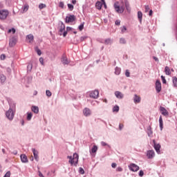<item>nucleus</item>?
Returning <instances> with one entry per match:
<instances>
[{"label":"nucleus","instance_id":"nucleus-26","mask_svg":"<svg viewBox=\"0 0 177 177\" xmlns=\"http://www.w3.org/2000/svg\"><path fill=\"white\" fill-rule=\"evenodd\" d=\"M147 133L148 136H152L153 135V130L151 129V126H149L147 128Z\"/></svg>","mask_w":177,"mask_h":177},{"label":"nucleus","instance_id":"nucleus-2","mask_svg":"<svg viewBox=\"0 0 177 177\" xmlns=\"http://www.w3.org/2000/svg\"><path fill=\"white\" fill-rule=\"evenodd\" d=\"M114 8L117 13H124V10H125L124 5L120 6V4H118V2L115 3Z\"/></svg>","mask_w":177,"mask_h":177},{"label":"nucleus","instance_id":"nucleus-23","mask_svg":"<svg viewBox=\"0 0 177 177\" xmlns=\"http://www.w3.org/2000/svg\"><path fill=\"white\" fill-rule=\"evenodd\" d=\"M32 151L33 153L35 160H36V161H38V151H37L35 149H32Z\"/></svg>","mask_w":177,"mask_h":177},{"label":"nucleus","instance_id":"nucleus-7","mask_svg":"<svg viewBox=\"0 0 177 177\" xmlns=\"http://www.w3.org/2000/svg\"><path fill=\"white\" fill-rule=\"evenodd\" d=\"M129 168L130 171H132L133 172H137V171H139V166L136 165V164L131 163Z\"/></svg>","mask_w":177,"mask_h":177},{"label":"nucleus","instance_id":"nucleus-14","mask_svg":"<svg viewBox=\"0 0 177 177\" xmlns=\"http://www.w3.org/2000/svg\"><path fill=\"white\" fill-rule=\"evenodd\" d=\"M62 63H63L64 64H70V61L68 60V59L67 58V57L66 55H63L62 57Z\"/></svg>","mask_w":177,"mask_h":177},{"label":"nucleus","instance_id":"nucleus-40","mask_svg":"<svg viewBox=\"0 0 177 177\" xmlns=\"http://www.w3.org/2000/svg\"><path fill=\"white\" fill-rule=\"evenodd\" d=\"M35 50L39 56H41L42 55V53L41 52V50H39L38 48H35Z\"/></svg>","mask_w":177,"mask_h":177},{"label":"nucleus","instance_id":"nucleus-27","mask_svg":"<svg viewBox=\"0 0 177 177\" xmlns=\"http://www.w3.org/2000/svg\"><path fill=\"white\" fill-rule=\"evenodd\" d=\"M0 81L1 84H3V82L6 81V76H5L3 74H0Z\"/></svg>","mask_w":177,"mask_h":177},{"label":"nucleus","instance_id":"nucleus-52","mask_svg":"<svg viewBox=\"0 0 177 177\" xmlns=\"http://www.w3.org/2000/svg\"><path fill=\"white\" fill-rule=\"evenodd\" d=\"M39 62H40V63H41V64L42 66L44 65V59H43L42 57H40V58H39Z\"/></svg>","mask_w":177,"mask_h":177},{"label":"nucleus","instance_id":"nucleus-36","mask_svg":"<svg viewBox=\"0 0 177 177\" xmlns=\"http://www.w3.org/2000/svg\"><path fill=\"white\" fill-rule=\"evenodd\" d=\"M31 118H32V113H28V116H27L28 121H30V120H31Z\"/></svg>","mask_w":177,"mask_h":177},{"label":"nucleus","instance_id":"nucleus-55","mask_svg":"<svg viewBox=\"0 0 177 177\" xmlns=\"http://www.w3.org/2000/svg\"><path fill=\"white\" fill-rule=\"evenodd\" d=\"M101 145L102 146H109V145H107V143L104 142V141L101 142Z\"/></svg>","mask_w":177,"mask_h":177},{"label":"nucleus","instance_id":"nucleus-46","mask_svg":"<svg viewBox=\"0 0 177 177\" xmlns=\"http://www.w3.org/2000/svg\"><path fill=\"white\" fill-rule=\"evenodd\" d=\"M80 173L82 174V175H84L85 174V171L82 168H80Z\"/></svg>","mask_w":177,"mask_h":177},{"label":"nucleus","instance_id":"nucleus-5","mask_svg":"<svg viewBox=\"0 0 177 177\" xmlns=\"http://www.w3.org/2000/svg\"><path fill=\"white\" fill-rule=\"evenodd\" d=\"M66 30V26L64 25V24H62L59 28V35H63V37H66L67 35V31H64Z\"/></svg>","mask_w":177,"mask_h":177},{"label":"nucleus","instance_id":"nucleus-45","mask_svg":"<svg viewBox=\"0 0 177 177\" xmlns=\"http://www.w3.org/2000/svg\"><path fill=\"white\" fill-rule=\"evenodd\" d=\"M130 73H129V70H127L126 72H125V75L126 77H130Z\"/></svg>","mask_w":177,"mask_h":177},{"label":"nucleus","instance_id":"nucleus-59","mask_svg":"<svg viewBox=\"0 0 177 177\" xmlns=\"http://www.w3.org/2000/svg\"><path fill=\"white\" fill-rule=\"evenodd\" d=\"M139 175H140V176H143V175H144L143 171H142V170L140 171Z\"/></svg>","mask_w":177,"mask_h":177},{"label":"nucleus","instance_id":"nucleus-22","mask_svg":"<svg viewBox=\"0 0 177 177\" xmlns=\"http://www.w3.org/2000/svg\"><path fill=\"white\" fill-rule=\"evenodd\" d=\"M102 6H103V3H102L100 1H97L95 3V7L97 9H98V10H100V9H102Z\"/></svg>","mask_w":177,"mask_h":177},{"label":"nucleus","instance_id":"nucleus-51","mask_svg":"<svg viewBox=\"0 0 177 177\" xmlns=\"http://www.w3.org/2000/svg\"><path fill=\"white\" fill-rule=\"evenodd\" d=\"M4 177H10V171H7Z\"/></svg>","mask_w":177,"mask_h":177},{"label":"nucleus","instance_id":"nucleus-50","mask_svg":"<svg viewBox=\"0 0 177 177\" xmlns=\"http://www.w3.org/2000/svg\"><path fill=\"white\" fill-rule=\"evenodd\" d=\"M116 26H120L121 24V21L120 20H116L115 22Z\"/></svg>","mask_w":177,"mask_h":177},{"label":"nucleus","instance_id":"nucleus-48","mask_svg":"<svg viewBox=\"0 0 177 177\" xmlns=\"http://www.w3.org/2000/svg\"><path fill=\"white\" fill-rule=\"evenodd\" d=\"M149 10H150V8L149 7V6H145V13H147Z\"/></svg>","mask_w":177,"mask_h":177},{"label":"nucleus","instance_id":"nucleus-30","mask_svg":"<svg viewBox=\"0 0 177 177\" xmlns=\"http://www.w3.org/2000/svg\"><path fill=\"white\" fill-rule=\"evenodd\" d=\"M96 151H97V146L94 145V146H93V147L91 150V153H96Z\"/></svg>","mask_w":177,"mask_h":177},{"label":"nucleus","instance_id":"nucleus-19","mask_svg":"<svg viewBox=\"0 0 177 177\" xmlns=\"http://www.w3.org/2000/svg\"><path fill=\"white\" fill-rule=\"evenodd\" d=\"M21 9L22 13H26V12H27L28 9H30V6H28V4H25Z\"/></svg>","mask_w":177,"mask_h":177},{"label":"nucleus","instance_id":"nucleus-3","mask_svg":"<svg viewBox=\"0 0 177 177\" xmlns=\"http://www.w3.org/2000/svg\"><path fill=\"white\" fill-rule=\"evenodd\" d=\"M8 16H9V11L8 10H0V20H6Z\"/></svg>","mask_w":177,"mask_h":177},{"label":"nucleus","instance_id":"nucleus-44","mask_svg":"<svg viewBox=\"0 0 177 177\" xmlns=\"http://www.w3.org/2000/svg\"><path fill=\"white\" fill-rule=\"evenodd\" d=\"M59 6L63 9L64 8V3L63 1L59 2Z\"/></svg>","mask_w":177,"mask_h":177},{"label":"nucleus","instance_id":"nucleus-4","mask_svg":"<svg viewBox=\"0 0 177 177\" xmlns=\"http://www.w3.org/2000/svg\"><path fill=\"white\" fill-rule=\"evenodd\" d=\"M6 115L8 120H12L15 117V112L10 108V109L6 113Z\"/></svg>","mask_w":177,"mask_h":177},{"label":"nucleus","instance_id":"nucleus-39","mask_svg":"<svg viewBox=\"0 0 177 177\" xmlns=\"http://www.w3.org/2000/svg\"><path fill=\"white\" fill-rule=\"evenodd\" d=\"M104 44H106V45H109V44H111V39H105Z\"/></svg>","mask_w":177,"mask_h":177},{"label":"nucleus","instance_id":"nucleus-63","mask_svg":"<svg viewBox=\"0 0 177 177\" xmlns=\"http://www.w3.org/2000/svg\"><path fill=\"white\" fill-rule=\"evenodd\" d=\"M73 5H75L77 3V0H72Z\"/></svg>","mask_w":177,"mask_h":177},{"label":"nucleus","instance_id":"nucleus-15","mask_svg":"<svg viewBox=\"0 0 177 177\" xmlns=\"http://www.w3.org/2000/svg\"><path fill=\"white\" fill-rule=\"evenodd\" d=\"M91 109H89L88 108H85L83 110V114L84 115H85V117H88V115H91Z\"/></svg>","mask_w":177,"mask_h":177},{"label":"nucleus","instance_id":"nucleus-62","mask_svg":"<svg viewBox=\"0 0 177 177\" xmlns=\"http://www.w3.org/2000/svg\"><path fill=\"white\" fill-rule=\"evenodd\" d=\"M149 16H153V10H149Z\"/></svg>","mask_w":177,"mask_h":177},{"label":"nucleus","instance_id":"nucleus-11","mask_svg":"<svg viewBox=\"0 0 177 177\" xmlns=\"http://www.w3.org/2000/svg\"><path fill=\"white\" fill-rule=\"evenodd\" d=\"M153 144H154V149L156 151V153H158V154H160V149H161V145L160 144H156V140H153Z\"/></svg>","mask_w":177,"mask_h":177},{"label":"nucleus","instance_id":"nucleus-25","mask_svg":"<svg viewBox=\"0 0 177 177\" xmlns=\"http://www.w3.org/2000/svg\"><path fill=\"white\" fill-rule=\"evenodd\" d=\"M172 83H173V86H174V88H177V77H172Z\"/></svg>","mask_w":177,"mask_h":177},{"label":"nucleus","instance_id":"nucleus-61","mask_svg":"<svg viewBox=\"0 0 177 177\" xmlns=\"http://www.w3.org/2000/svg\"><path fill=\"white\" fill-rule=\"evenodd\" d=\"M155 62H158V58L157 57H153Z\"/></svg>","mask_w":177,"mask_h":177},{"label":"nucleus","instance_id":"nucleus-54","mask_svg":"<svg viewBox=\"0 0 177 177\" xmlns=\"http://www.w3.org/2000/svg\"><path fill=\"white\" fill-rule=\"evenodd\" d=\"M126 30H127V27L122 26L121 31H122V32L124 33V32H125Z\"/></svg>","mask_w":177,"mask_h":177},{"label":"nucleus","instance_id":"nucleus-43","mask_svg":"<svg viewBox=\"0 0 177 177\" xmlns=\"http://www.w3.org/2000/svg\"><path fill=\"white\" fill-rule=\"evenodd\" d=\"M80 31H82L84 30V24H82L79 26Z\"/></svg>","mask_w":177,"mask_h":177},{"label":"nucleus","instance_id":"nucleus-47","mask_svg":"<svg viewBox=\"0 0 177 177\" xmlns=\"http://www.w3.org/2000/svg\"><path fill=\"white\" fill-rule=\"evenodd\" d=\"M116 171H117L118 172H122V167H118L116 169Z\"/></svg>","mask_w":177,"mask_h":177},{"label":"nucleus","instance_id":"nucleus-12","mask_svg":"<svg viewBox=\"0 0 177 177\" xmlns=\"http://www.w3.org/2000/svg\"><path fill=\"white\" fill-rule=\"evenodd\" d=\"M156 89L158 93L161 92V82H160V80H157L156 82Z\"/></svg>","mask_w":177,"mask_h":177},{"label":"nucleus","instance_id":"nucleus-24","mask_svg":"<svg viewBox=\"0 0 177 177\" xmlns=\"http://www.w3.org/2000/svg\"><path fill=\"white\" fill-rule=\"evenodd\" d=\"M165 73L166 75H171V69L169 68V66H166L165 68Z\"/></svg>","mask_w":177,"mask_h":177},{"label":"nucleus","instance_id":"nucleus-16","mask_svg":"<svg viewBox=\"0 0 177 177\" xmlns=\"http://www.w3.org/2000/svg\"><path fill=\"white\" fill-rule=\"evenodd\" d=\"M140 100H142V99L140 98V96L138 95H134V97H133V102L134 103L138 104L140 102Z\"/></svg>","mask_w":177,"mask_h":177},{"label":"nucleus","instance_id":"nucleus-20","mask_svg":"<svg viewBox=\"0 0 177 177\" xmlns=\"http://www.w3.org/2000/svg\"><path fill=\"white\" fill-rule=\"evenodd\" d=\"M32 111H33L35 114H38V113H39V108H38V106H32Z\"/></svg>","mask_w":177,"mask_h":177},{"label":"nucleus","instance_id":"nucleus-1","mask_svg":"<svg viewBox=\"0 0 177 177\" xmlns=\"http://www.w3.org/2000/svg\"><path fill=\"white\" fill-rule=\"evenodd\" d=\"M68 158H69V162L71 164V165H75L76 164H78V153H74L73 157L68 156Z\"/></svg>","mask_w":177,"mask_h":177},{"label":"nucleus","instance_id":"nucleus-60","mask_svg":"<svg viewBox=\"0 0 177 177\" xmlns=\"http://www.w3.org/2000/svg\"><path fill=\"white\" fill-rule=\"evenodd\" d=\"M71 30H73V28H71V27L66 28V31H71Z\"/></svg>","mask_w":177,"mask_h":177},{"label":"nucleus","instance_id":"nucleus-42","mask_svg":"<svg viewBox=\"0 0 177 177\" xmlns=\"http://www.w3.org/2000/svg\"><path fill=\"white\" fill-rule=\"evenodd\" d=\"M161 78H162V84H167V80H165V77L163 75L161 76Z\"/></svg>","mask_w":177,"mask_h":177},{"label":"nucleus","instance_id":"nucleus-6","mask_svg":"<svg viewBox=\"0 0 177 177\" xmlns=\"http://www.w3.org/2000/svg\"><path fill=\"white\" fill-rule=\"evenodd\" d=\"M89 96L93 99H97L99 97V91L95 90L93 91L90 92Z\"/></svg>","mask_w":177,"mask_h":177},{"label":"nucleus","instance_id":"nucleus-41","mask_svg":"<svg viewBox=\"0 0 177 177\" xmlns=\"http://www.w3.org/2000/svg\"><path fill=\"white\" fill-rule=\"evenodd\" d=\"M10 32H12V34H15V32H16V29L12 28V29L8 30V34H10Z\"/></svg>","mask_w":177,"mask_h":177},{"label":"nucleus","instance_id":"nucleus-29","mask_svg":"<svg viewBox=\"0 0 177 177\" xmlns=\"http://www.w3.org/2000/svg\"><path fill=\"white\" fill-rule=\"evenodd\" d=\"M115 74L116 75H120V74H121V68H118V67H116L115 69Z\"/></svg>","mask_w":177,"mask_h":177},{"label":"nucleus","instance_id":"nucleus-33","mask_svg":"<svg viewBox=\"0 0 177 177\" xmlns=\"http://www.w3.org/2000/svg\"><path fill=\"white\" fill-rule=\"evenodd\" d=\"M159 124H160V129L162 130L163 122H162V116H160L159 118Z\"/></svg>","mask_w":177,"mask_h":177},{"label":"nucleus","instance_id":"nucleus-37","mask_svg":"<svg viewBox=\"0 0 177 177\" xmlns=\"http://www.w3.org/2000/svg\"><path fill=\"white\" fill-rule=\"evenodd\" d=\"M120 44H127V40H125L124 38H120Z\"/></svg>","mask_w":177,"mask_h":177},{"label":"nucleus","instance_id":"nucleus-21","mask_svg":"<svg viewBox=\"0 0 177 177\" xmlns=\"http://www.w3.org/2000/svg\"><path fill=\"white\" fill-rule=\"evenodd\" d=\"M124 5L127 10H128V12H131V6H129V1L126 0L124 1Z\"/></svg>","mask_w":177,"mask_h":177},{"label":"nucleus","instance_id":"nucleus-18","mask_svg":"<svg viewBox=\"0 0 177 177\" xmlns=\"http://www.w3.org/2000/svg\"><path fill=\"white\" fill-rule=\"evenodd\" d=\"M115 95L116 96V97H118V99H122V97H124V94H122V93L120 91H116L115 93Z\"/></svg>","mask_w":177,"mask_h":177},{"label":"nucleus","instance_id":"nucleus-9","mask_svg":"<svg viewBox=\"0 0 177 177\" xmlns=\"http://www.w3.org/2000/svg\"><path fill=\"white\" fill-rule=\"evenodd\" d=\"M156 156V153H154V151L149 150L147 152V158L151 159Z\"/></svg>","mask_w":177,"mask_h":177},{"label":"nucleus","instance_id":"nucleus-49","mask_svg":"<svg viewBox=\"0 0 177 177\" xmlns=\"http://www.w3.org/2000/svg\"><path fill=\"white\" fill-rule=\"evenodd\" d=\"M6 56L3 54H2L1 56H0V59L1 60H5Z\"/></svg>","mask_w":177,"mask_h":177},{"label":"nucleus","instance_id":"nucleus-32","mask_svg":"<svg viewBox=\"0 0 177 177\" xmlns=\"http://www.w3.org/2000/svg\"><path fill=\"white\" fill-rule=\"evenodd\" d=\"M27 38L30 40L29 42H32V41H34V35H27Z\"/></svg>","mask_w":177,"mask_h":177},{"label":"nucleus","instance_id":"nucleus-13","mask_svg":"<svg viewBox=\"0 0 177 177\" xmlns=\"http://www.w3.org/2000/svg\"><path fill=\"white\" fill-rule=\"evenodd\" d=\"M17 43V39L15 37H12L10 39L9 45L12 48L15 46V45H16Z\"/></svg>","mask_w":177,"mask_h":177},{"label":"nucleus","instance_id":"nucleus-28","mask_svg":"<svg viewBox=\"0 0 177 177\" xmlns=\"http://www.w3.org/2000/svg\"><path fill=\"white\" fill-rule=\"evenodd\" d=\"M143 17V14L141 11L138 12V18L139 19L140 23H142V19Z\"/></svg>","mask_w":177,"mask_h":177},{"label":"nucleus","instance_id":"nucleus-38","mask_svg":"<svg viewBox=\"0 0 177 177\" xmlns=\"http://www.w3.org/2000/svg\"><path fill=\"white\" fill-rule=\"evenodd\" d=\"M44 8H46V4H44V3H40L39 5V9H44Z\"/></svg>","mask_w":177,"mask_h":177},{"label":"nucleus","instance_id":"nucleus-17","mask_svg":"<svg viewBox=\"0 0 177 177\" xmlns=\"http://www.w3.org/2000/svg\"><path fill=\"white\" fill-rule=\"evenodd\" d=\"M21 160L22 162H28V158H27V156H26V154L21 155Z\"/></svg>","mask_w":177,"mask_h":177},{"label":"nucleus","instance_id":"nucleus-53","mask_svg":"<svg viewBox=\"0 0 177 177\" xmlns=\"http://www.w3.org/2000/svg\"><path fill=\"white\" fill-rule=\"evenodd\" d=\"M122 128H124V124H119V129H120V131H122Z\"/></svg>","mask_w":177,"mask_h":177},{"label":"nucleus","instance_id":"nucleus-64","mask_svg":"<svg viewBox=\"0 0 177 177\" xmlns=\"http://www.w3.org/2000/svg\"><path fill=\"white\" fill-rule=\"evenodd\" d=\"M101 1H102V2L103 5H105L106 1H104V0H101Z\"/></svg>","mask_w":177,"mask_h":177},{"label":"nucleus","instance_id":"nucleus-34","mask_svg":"<svg viewBox=\"0 0 177 177\" xmlns=\"http://www.w3.org/2000/svg\"><path fill=\"white\" fill-rule=\"evenodd\" d=\"M68 8L71 12H73V10H74V6H73V4L68 3Z\"/></svg>","mask_w":177,"mask_h":177},{"label":"nucleus","instance_id":"nucleus-56","mask_svg":"<svg viewBox=\"0 0 177 177\" xmlns=\"http://www.w3.org/2000/svg\"><path fill=\"white\" fill-rule=\"evenodd\" d=\"M85 39H86V37H80L81 42H82V41H85Z\"/></svg>","mask_w":177,"mask_h":177},{"label":"nucleus","instance_id":"nucleus-8","mask_svg":"<svg viewBox=\"0 0 177 177\" xmlns=\"http://www.w3.org/2000/svg\"><path fill=\"white\" fill-rule=\"evenodd\" d=\"M75 20V16L70 15L66 17V23H73Z\"/></svg>","mask_w":177,"mask_h":177},{"label":"nucleus","instance_id":"nucleus-31","mask_svg":"<svg viewBox=\"0 0 177 177\" xmlns=\"http://www.w3.org/2000/svg\"><path fill=\"white\" fill-rule=\"evenodd\" d=\"M113 113H118V111H120V106H118L117 105L113 106Z\"/></svg>","mask_w":177,"mask_h":177},{"label":"nucleus","instance_id":"nucleus-35","mask_svg":"<svg viewBox=\"0 0 177 177\" xmlns=\"http://www.w3.org/2000/svg\"><path fill=\"white\" fill-rule=\"evenodd\" d=\"M46 96H48V97H50V96H52V92H50V91H49V90H46Z\"/></svg>","mask_w":177,"mask_h":177},{"label":"nucleus","instance_id":"nucleus-10","mask_svg":"<svg viewBox=\"0 0 177 177\" xmlns=\"http://www.w3.org/2000/svg\"><path fill=\"white\" fill-rule=\"evenodd\" d=\"M160 111L161 114H162V115H165V117L168 116L169 114L168 113V111H167V109L163 106H160Z\"/></svg>","mask_w":177,"mask_h":177},{"label":"nucleus","instance_id":"nucleus-57","mask_svg":"<svg viewBox=\"0 0 177 177\" xmlns=\"http://www.w3.org/2000/svg\"><path fill=\"white\" fill-rule=\"evenodd\" d=\"M111 167L112 168H115L117 167V163H112Z\"/></svg>","mask_w":177,"mask_h":177},{"label":"nucleus","instance_id":"nucleus-58","mask_svg":"<svg viewBox=\"0 0 177 177\" xmlns=\"http://www.w3.org/2000/svg\"><path fill=\"white\" fill-rule=\"evenodd\" d=\"M38 174H39V177H45V176H44V174H42V173H41V171H39Z\"/></svg>","mask_w":177,"mask_h":177}]
</instances>
